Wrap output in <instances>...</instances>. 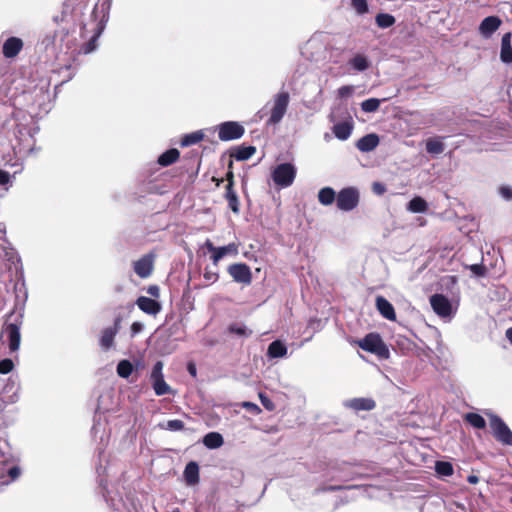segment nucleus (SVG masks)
Instances as JSON below:
<instances>
[{
	"label": "nucleus",
	"mask_w": 512,
	"mask_h": 512,
	"mask_svg": "<svg viewBox=\"0 0 512 512\" xmlns=\"http://www.w3.org/2000/svg\"><path fill=\"white\" fill-rule=\"evenodd\" d=\"M188 371L189 373L192 375V376H195L196 375V368L193 364H189L188 365Z\"/></svg>",
	"instance_id": "nucleus-62"
},
{
	"label": "nucleus",
	"mask_w": 512,
	"mask_h": 512,
	"mask_svg": "<svg viewBox=\"0 0 512 512\" xmlns=\"http://www.w3.org/2000/svg\"><path fill=\"white\" fill-rule=\"evenodd\" d=\"M163 366L164 365H163L162 361H157L154 364L152 372H151V375H150L151 381L156 380V379L164 378L163 373H162Z\"/></svg>",
	"instance_id": "nucleus-42"
},
{
	"label": "nucleus",
	"mask_w": 512,
	"mask_h": 512,
	"mask_svg": "<svg viewBox=\"0 0 512 512\" xmlns=\"http://www.w3.org/2000/svg\"><path fill=\"white\" fill-rule=\"evenodd\" d=\"M430 304L434 312L442 317H451L453 308L450 300L442 294H434L430 297Z\"/></svg>",
	"instance_id": "nucleus-11"
},
{
	"label": "nucleus",
	"mask_w": 512,
	"mask_h": 512,
	"mask_svg": "<svg viewBox=\"0 0 512 512\" xmlns=\"http://www.w3.org/2000/svg\"><path fill=\"white\" fill-rule=\"evenodd\" d=\"M184 428V422L179 419L169 420L166 423V429L170 431H180Z\"/></svg>",
	"instance_id": "nucleus-46"
},
{
	"label": "nucleus",
	"mask_w": 512,
	"mask_h": 512,
	"mask_svg": "<svg viewBox=\"0 0 512 512\" xmlns=\"http://www.w3.org/2000/svg\"><path fill=\"white\" fill-rule=\"evenodd\" d=\"M121 319L118 317L114 321V325L112 327L105 328L102 331V335L100 338V346L104 350H109L114 345V338L120 329Z\"/></svg>",
	"instance_id": "nucleus-12"
},
{
	"label": "nucleus",
	"mask_w": 512,
	"mask_h": 512,
	"mask_svg": "<svg viewBox=\"0 0 512 512\" xmlns=\"http://www.w3.org/2000/svg\"><path fill=\"white\" fill-rule=\"evenodd\" d=\"M224 443L223 436L218 432H209L203 437V444L208 449L220 448Z\"/></svg>",
	"instance_id": "nucleus-24"
},
{
	"label": "nucleus",
	"mask_w": 512,
	"mask_h": 512,
	"mask_svg": "<svg viewBox=\"0 0 512 512\" xmlns=\"http://www.w3.org/2000/svg\"><path fill=\"white\" fill-rule=\"evenodd\" d=\"M378 144L379 137L376 134H367L357 141L356 147L361 152H370L374 150Z\"/></svg>",
	"instance_id": "nucleus-22"
},
{
	"label": "nucleus",
	"mask_w": 512,
	"mask_h": 512,
	"mask_svg": "<svg viewBox=\"0 0 512 512\" xmlns=\"http://www.w3.org/2000/svg\"><path fill=\"white\" fill-rule=\"evenodd\" d=\"M9 181H10L9 173L0 169V185H5Z\"/></svg>",
	"instance_id": "nucleus-55"
},
{
	"label": "nucleus",
	"mask_w": 512,
	"mask_h": 512,
	"mask_svg": "<svg viewBox=\"0 0 512 512\" xmlns=\"http://www.w3.org/2000/svg\"><path fill=\"white\" fill-rule=\"evenodd\" d=\"M344 406L355 411H370L375 408V401L371 398H353L346 400Z\"/></svg>",
	"instance_id": "nucleus-17"
},
{
	"label": "nucleus",
	"mask_w": 512,
	"mask_h": 512,
	"mask_svg": "<svg viewBox=\"0 0 512 512\" xmlns=\"http://www.w3.org/2000/svg\"><path fill=\"white\" fill-rule=\"evenodd\" d=\"M23 48V41L18 37H9L2 46V52L6 58H14Z\"/></svg>",
	"instance_id": "nucleus-14"
},
{
	"label": "nucleus",
	"mask_w": 512,
	"mask_h": 512,
	"mask_svg": "<svg viewBox=\"0 0 512 512\" xmlns=\"http://www.w3.org/2000/svg\"><path fill=\"white\" fill-rule=\"evenodd\" d=\"M262 405L269 411L274 410L275 405L274 403L265 395L260 394L259 395Z\"/></svg>",
	"instance_id": "nucleus-50"
},
{
	"label": "nucleus",
	"mask_w": 512,
	"mask_h": 512,
	"mask_svg": "<svg viewBox=\"0 0 512 512\" xmlns=\"http://www.w3.org/2000/svg\"><path fill=\"white\" fill-rule=\"evenodd\" d=\"M499 194L505 200L512 199V188L509 186H502L499 188Z\"/></svg>",
	"instance_id": "nucleus-49"
},
{
	"label": "nucleus",
	"mask_w": 512,
	"mask_h": 512,
	"mask_svg": "<svg viewBox=\"0 0 512 512\" xmlns=\"http://www.w3.org/2000/svg\"><path fill=\"white\" fill-rule=\"evenodd\" d=\"M18 400V395L15 392L12 396H10V403H14Z\"/></svg>",
	"instance_id": "nucleus-64"
},
{
	"label": "nucleus",
	"mask_w": 512,
	"mask_h": 512,
	"mask_svg": "<svg viewBox=\"0 0 512 512\" xmlns=\"http://www.w3.org/2000/svg\"><path fill=\"white\" fill-rule=\"evenodd\" d=\"M373 191L377 194H382L385 191V188L380 183H374L373 184Z\"/></svg>",
	"instance_id": "nucleus-57"
},
{
	"label": "nucleus",
	"mask_w": 512,
	"mask_h": 512,
	"mask_svg": "<svg viewBox=\"0 0 512 512\" xmlns=\"http://www.w3.org/2000/svg\"><path fill=\"white\" fill-rule=\"evenodd\" d=\"M110 8H111V0H104L100 4V6L96 5L94 7L93 15L96 16L99 11L102 15H101V19L97 26V32L94 34L92 39L87 44V46L85 48V53H89L95 49V42H96L97 38L100 36V34L103 32L105 25L108 22Z\"/></svg>",
	"instance_id": "nucleus-7"
},
{
	"label": "nucleus",
	"mask_w": 512,
	"mask_h": 512,
	"mask_svg": "<svg viewBox=\"0 0 512 512\" xmlns=\"http://www.w3.org/2000/svg\"><path fill=\"white\" fill-rule=\"evenodd\" d=\"M7 476L6 481H9V483L13 480H15L20 475V469L17 466L11 465L7 467Z\"/></svg>",
	"instance_id": "nucleus-47"
},
{
	"label": "nucleus",
	"mask_w": 512,
	"mask_h": 512,
	"mask_svg": "<svg viewBox=\"0 0 512 512\" xmlns=\"http://www.w3.org/2000/svg\"><path fill=\"white\" fill-rule=\"evenodd\" d=\"M444 144L438 138L428 139L426 142V151L432 155H439L444 151Z\"/></svg>",
	"instance_id": "nucleus-32"
},
{
	"label": "nucleus",
	"mask_w": 512,
	"mask_h": 512,
	"mask_svg": "<svg viewBox=\"0 0 512 512\" xmlns=\"http://www.w3.org/2000/svg\"><path fill=\"white\" fill-rule=\"evenodd\" d=\"M65 18H66V13L64 11L53 16L52 22H53V25L55 26L54 28H59L60 26H66L64 24Z\"/></svg>",
	"instance_id": "nucleus-48"
},
{
	"label": "nucleus",
	"mask_w": 512,
	"mask_h": 512,
	"mask_svg": "<svg viewBox=\"0 0 512 512\" xmlns=\"http://www.w3.org/2000/svg\"><path fill=\"white\" fill-rule=\"evenodd\" d=\"M243 406L249 409L259 410L258 406L251 402H244Z\"/></svg>",
	"instance_id": "nucleus-60"
},
{
	"label": "nucleus",
	"mask_w": 512,
	"mask_h": 512,
	"mask_svg": "<svg viewBox=\"0 0 512 512\" xmlns=\"http://www.w3.org/2000/svg\"><path fill=\"white\" fill-rule=\"evenodd\" d=\"M204 135L201 131H196L185 135L181 140V146L187 147L199 143Z\"/></svg>",
	"instance_id": "nucleus-35"
},
{
	"label": "nucleus",
	"mask_w": 512,
	"mask_h": 512,
	"mask_svg": "<svg viewBox=\"0 0 512 512\" xmlns=\"http://www.w3.org/2000/svg\"><path fill=\"white\" fill-rule=\"evenodd\" d=\"M229 331L239 336H249L251 334V331H247V328L245 326L238 324L230 325Z\"/></svg>",
	"instance_id": "nucleus-44"
},
{
	"label": "nucleus",
	"mask_w": 512,
	"mask_h": 512,
	"mask_svg": "<svg viewBox=\"0 0 512 512\" xmlns=\"http://www.w3.org/2000/svg\"><path fill=\"white\" fill-rule=\"evenodd\" d=\"M289 102L290 95L286 91H281L274 95L273 105L270 111V117L267 120V125H277L282 121L286 114Z\"/></svg>",
	"instance_id": "nucleus-2"
},
{
	"label": "nucleus",
	"mask_w": 512,
	"mask_h": 512,
	"mask_svg": "<svg viewBox=\"0 0 512 512\" xmlns=\"http://www.w3.org/2000/svg\"><path fill=\"white\" fill-rule=\"evenodd\" d=\"M337 198L335 191L331 187H324L318 192V200L324 205H331Z\"/></svg>",
	"instance_id": "nucleus-30"
},
{
	"label": "nucleus",
	"mask_w": 512,
	"mask_h": 512,
	"mask_svg": "<svg viewBox=\"0 0 512 512\" xmlns=\"http://www.w3.org/2000/svg\"><path fill=\"white\" fill-rule=\"evenodd\" d=\"M256 148L254 146H242L236 149V151L232 154V156L237 161H245L253 156Z\"/></svg>",
	"instance_id": "nucleus-31"
},
{
	"label": "nucleus",
	"mask_w": 512,
	"mask_h": 512,
	"mask_svg": "<svg viewBox=\"0 0 512 512\" xmlns=\"http://www.w3.org/2000/svg\"><path fill=\"white\" fill-rule=\"evenodd\" d=\"M435 470L441 476H451L453 474L452 464L446 461H437Z\"/></svg>",
	"instance_id": "nucleus-40"
},
{
	"label": "nucleus",
	"mask_w": 512,
	"mask_h": 512,
	"mask_svg": "<svg viewBox=\"0 0 512 512\" xmlns=\"http://www.w3.org/2000/svg\"><path fill=\"white\" fill-rule=\"evenodd\" d=\"M469 269L477 276H484L486 272L485 267L481 264H473Z\"/></svg>",
	"instance_id": "nucleus-51"
},
{
	"label": "nucleus",
	"mask_w": 512,
	"mask_h": 512,
	"mask_svg": "<svg viewBox=\"0 0 512 512\" xmlns=\"http://www.w3.org/2000/svg\"><path fill=\"white\" fill-rule=\"evenodd\" d=\"M333 133L339 140H347L352 133V125L348 122H340L334 125Z\"/></svg>",
	"instance_id": "nucleus-26"
},
{
	"label": "nucleus",
	"mask_w": 512,
	"mask_h": 512,
	"mask_svg": "<svg viewBox=\"0 0 512 512\" xmlns=\"http://www.w3.org/2000/svg\"><path fill=\"white\" fill-rule=\"evenodd\" d=\"M492 433L497 441L503 445H512V431L507 424L497 415L488 414Z\"/></svg>",
	"instance_id": "nucleus-5"
},
{
	"label": "nucleus",
	"mask_w": 512,
	"mask_h": 512,
	"mask_svg": "<svg viewBox=\"0 0 512 512\" xmlns=\"http://www.w3.org/2000/svg\"><path fill=\"white\" fill-rule=\"evenodd\" d=\"M358 344L361 349L374 353L379 357H388L389 355V350L379 334H367Z\"/></svg>",
	"instance_id": "nucleus-6"
},
{
	"label": "nucleus",
	"mask_w": 512,
	"mask_h": 512,
	"mask_svg": "<svg viewBox=\"0 0 512 512\" xmlns=\"http://www.w3.org/2000/svg\"><path fill=\"white\" fill-rule=\"evenodd\" d=\"M245 132L244 127L235 121L223 122L218 126V137L221 141L239 139Z\"/></svg>",
	"instance_id": "nucleus-9"
},
{
	"label": "nucleus",
	"mask_w": 512,
	"mask_h": 512,
	"mask_svg": "<svg viewBox=\"0 0 512 512\" xmlns=\"http://www.w3.org/2000/svg\"><path fill=\"white\" fill-rule=\"evenodd\" d=\"M225 198L228 201L229 208L234 212H239V200L236 192L233 189V173H228V184L226 185Z\"/></svg>",
	"instance_id": "nucleus-18"
},
{
	"label": "nucleus",
	"mask_w": 512,
	"mask_h": 512,
	"mask_svg": "<svg viewBox=\"0 0 512 512\" xmlns=\"http://www.w3.org/2000/svg\"><path fill=\"white\" fill-rule=\"evenodd\" d=\"M375 22L379 28L386 29L394 25L395 18L388 13H379L375 17Z\"/></svg>",
	"instance_id": "nucleus-33"
},
{
	"label": "nucleus",
	"mask_w": 512,
	"mask_h": 512,
	"mask_svg": "<svg viewBox=\"0 0 512 512\" xmlns=\"http://www.w3.org/2000/svg\"><path fill=\"white\" fill-rule=\"evenodd\" d=\"M153 270V256L145 255L134 263V271L141 278L150 276Z\"/></svg>",
	"instance_id": "nucleus-15"
},
{
	"label": "nucleus",
	"mask_w": 512,
	"mask_h": 512,
	"mask_svg": "<svg viewBox=\"0 0 512 512\" xmlns=\"http://www.w3.org/2000/svg\"><path fill=\"white\" fill-rule=\"evenodd\" d=\"M203 276H204L205 280H207L208 282H211V283L216 282L219 277L217 272L209 271L208 269L205 270Z\"/></svg>",
	"instance_id": "nucleus-52"
},
{
	"label": "nucleus",
	"mask_w": 512,
	"mask_h": 512,
	"mask_svg": "<svg viewBox=\"0 0 512 512\" xmlns=\"http://www.w3.org/2000/svg\"><path fill=\"white\" fill-rule=\"evenodd\" d=\"M511 38H512V34L510 32H507L502 36V39H501L500 59L505 64L512 63Z\"/></svg>",
	"instance_id": "nucleus-21"
},
{
	"label": "nucleus",
	"mask_w": 512,
	"mask_h": 512,
	"mask_svg": "<svg viewBox=\"0 0 512 512\" xmlns=\"http://www.w3.org/2000/svg\"><path fill=\"white\" fill-rule=\"evenodd\" d=\"M376 308L387 320L394 321L396 319V313L393 305L383 296L376 297Z\"/></svg>",
	"instance_id": "nucleus-19"
},
{
	"label": "nucleus",
	"mask_w": 512,
	"mask_h": 512,
	"mask_svg": "<svg viewBox=\"0 0 512 512\" xmlns=\"http://www.w3.org/2000/svg\"><path fill=\"white\" fill-rule=\"evenodd\" d=\"M184 478L187 485H195L199 482V466L196 462H189L184 470Z\"/></svg>",
	"instance_id": "nucleus-23"
},
{
	"label": "nucleus",
	"mask_w": 512,
	"mask_h": 512,
	"mask_svg": "<svg viewBox=\"0 0 512 512\" xmlns=\"http://www.w3.org/2000/svg\"><path fill=\"white\" fill-rule=\"evenodd\" d=\"M133 372V366L129 360H121L117 365V374L122 378H128Z\"/></svg>",
	"instance_id": "nucleus-38"
},
{
	"label": "nucleus",
	"mask_w": 512,
	"mask_h": 512,
	"mask_svg": "<svg viewBox=\"0 0 512 512\" xmlns=\"http://www.w3.org/2000/svg\"><path fill=\"white\" fill-rule=\"evenodd\" d=\"M148 294H150L153 297H159L160 295V289L156 285H151L147 289Z\"/></svg>",
	"instance_id": "nucleus-56"
},
{
	"label": "nucleus",
	"mask_w": 512,
	"mask_h": 512,
	"mask_svg": "<svg viewBox=\"0 0 512 512\" xmlns=\"http://www.w3.org/2000/svg\"><path fill=\"white\" fill-rule=\"evenodd\" d=\"M360 200V194L355 187H346L341 189L336 198L337 208L344 212H349L355 209Z\"/></svg>",
	"instance_id": "nucleus-4"
},
{
	"label": "nucleus",
	"mask_w": 512,
	"mask_h": 512,
	"mask_svg": "<svg viewBox=\"0 0 512 512\" xmlns=\"http://www.w3.org/2000/svg\"><path fill=\"white\" fill-rule=\"evenodd\" d=\"M353 92V88L351 86H342L338 89V94L340 97H346Z\"/></svg>",
	"instance_id": "nucleus-54"
},
{
	"label": "nucleus",
	"mask_w": 512,
	"mask_h": 512,
	"mask_svg": "<svg viewBox=\"0 0 512 512\" xmlns=\"http://www.w3.org/2000/svg\"><path fill=\"white\" fill-rule=\"evenodd\" d=\"M16 137L19 139V145H23V148H27L32 151L33 133L32 129H26L25 127L19 128Z\"/></svg>",
	"instance_id": "nucleus-27"
},
{
	"label": "nucleus",
	"mask_w": 512,
	"mask_h": 512,
	"mask_svg": "<svg viewBox=\"0 0 512 512\" xmlns=\"http://www.w3.org/2000/svg\"><path fill=\"white\" fill-rule=\"evenodd\" d=\"M180 156V153L177 149L172 148L162 153L158 158V163L163 166H169L176 162Z\"/></svg>",
	"instance_id": "nucleus-28"
},
{
	"label": "nucleus",
	"mask_w": 512,
	"mask_h": 512,
	"mask_svg": "<svg viewBox=\"0 0 512 512\" xmlns=\"http://www.w3.org/2000/svg\"><path fill=\"white\" fill-rule=\"evenodd\" d=\"M14 368V363L11 359L6 358L0 361V373L1 374H8L10 373Z\"/></svg>",
	"instance_id": "nucleus-45"
},
{
	"label": "nucleus",
	"mask_w": 512,
	"mask_h": 512,
	"mask_svg": "<svg viewBox=\"0 0 512 512\" xmlns=\"http://www.w3.org/2000/svg\"><path fill=\"white\" fill-rule=\"evenodd\" d=\"M24 305L19 307V313L15 317V322L5 325L3 332L9 340V348L12 352L17 351L20 346V325L22 323Z\"/></svg>",
	"instance_id": "nucleus-8"
},
{
	"label": "nucleus",
	"mask_w": 512,
	"mask_h": 512,
	"mask_svg": "<svg viewBox=\"0 0 512 512\" xmlns=\"http://www.w3.org/2000/svg\"><path fill=\"white\" fill-rule=\"evenodd\" d=\"M239 253L238 245L236 243H229L228 245L217 247L215 254L211 255V260L214 265H217L218 262L224 258L225 256H237Z\"/></svg>",
	"instance_id": "nucleus-20"
},
{
	"label": "nucleus",
	"mask_w": 512,
	"mask_h": 512,
	"mask_svg": "<svg viewBox=\"0 0 512 512\" xmlns=\"http://www.w3.org/2000/svg\"><path fill=\"white\" fill-rule=\"evenodd\" d=\"M227 271L233 280L237 283L249 285L252 282L251 269L245 263L231 264Z\"/></svg>",
	"instance_id": "nucleus-10"
},
{
	"label": "nucleus",
	"mask_w": 512,
	"mask_h": 512,
	"mask_svg": "<svg viewBox=\"0 0 512 512\" xmlns=\"http://www.w3.org/2000/svg\"><path fill=\"white\" fill-rule=\"evenodd\" d=\"M204 245L208 249V251L212 252V254H215L217 247H215L209 239L206 240Z\"/></svg>",
	"instance_id": "nucleus-58"
},
{
	"label": "nucleus",
	"mask_w": 512,
	"mask_h": 512,
	"mask_svg": "<svg viewBox=\"0 0 512 512\" xmlns=\"http://www.w3.org/2000/svg\"><path fill=\"white\" fill-rule=\"evenodd\" d=\"M144 329V325L141 322H133L131 325V336L134 337Z\"/></svg>",
	"instance_id": "nucleus-53"
},
{
	"label": "nucleus",
	"mask_w": 512,
	"mask_h": 512,
	"mask_svg": "<svg viewBox=\"0 0 512 512\" xmlns=\"http://www.w3.org/2000/svg\"><path fill=\"white\" fill-rule=\"evenodd\" d=\"M427 209V202L420 196L412 198L407 205V210L412 213H424Z\"/></svg>",
	"instance_id": "nucleus-29"
},
{
	"label": "nucleus",
	"mask_w": 512,
	"mask_h": 512,
	"mask_svg": "<svg viewBox=\"0 0 512 512\" xmlns=\"http://www.w3.org/2000/svg\"><path fill=\"white\" fill-rule=\"evenodd\" d=\"M505 335L508 341L512 344V327L506 330Z\"/></svg>",
	"instance_id": "nucleus-61"
},
{
	"label": "nucleus",
	"mask_w": 512,
	"mask_h": 512,
	"mask_svg": "<svg viewBox=\"0 0 512 512\" xmlns=\"http://www.w3.org/2000/svg\"><path fill=\"white\" fill-rule=\"evenodd\" d=\"M287 354V347L280 340H275L269 344L267 356L269 358H280Z\"/></svg>",
	"instance_id": "nucleus-25"
},
{
	"label": "nucleus",
	"mask_w": 512,
	"mask_h": 512,
	"mask_svg": "<svg viewBox=\"0 0 512 512\" xmlns=\"http://www.w3.org/2000/svg\"><path fill=\"white\" fill-rule=\"evenodd\" d=\"M352 6L360 15L368 12V4L366 0H352Z\"/></svg>",
	"instance_id": "nucleus-43"
},
{
	"label": "nucleus",
	"mask_w": 512,
	"mask_h": 512,
	"mask_svg": "<svg viewBox=\"0 0 512 512\" xmlns=\"http://www.w3.org/2000/svg\"><path fill=\"white\" fill-rule=\"evenodd\" d=\"M467 481L470 483V484H477L479 482V478L478 476L476 475H469L467 477Z\"/></svg>",
	"instance_id": "nucleus-59"
},
{
	"label": "nucleus",
	"mask_w": 512,
	"mask_h": 512,
	"mask_svg": "<svg viewBox=\"0 0 512 512\" xmlns=\"http://www.w3.org/2000/svg\"><path fill=\"white\" fill-rule=\"evenodd\" d=\"M152 387L157 396H163L171 391L170 386L165 382L164 378L153 380Z\"/></svg>",
	"instance_id": "nucleus-36"
},
{
	"label": "nucleus",
	"mask_w": 512,
	"mask_h": 512,
	"mask_svg": "<svg viewBox=\"0 0 512 512\" xmlns=\"http://www.w3.org/2000/svg\"><path fill=\"white\" fill-rule=\"evenodd\" d=\"M10 455H5V452H0V481L3 484H8L9 481H6L7 476V467L10 466L9 463Z\"/></svg>",
	"instance_id": "nucleus-37"
},
{
	"label": "nucleus",
	"mask_w": 512,
	"mask_h": 512,
	"mask_svg": "<svg viewBox=\"0 0 512 512\" xmlns=\"http://www.w3.org/2000/svg\"><path fill=\"white\" fill-rule=\"evenodd\" d=\"M351 66L357 71H364L368 68L369 63L365 56L356 55L350 61Z\"/></svg>",
	"instance_id": "nucleus-39"
},
{
	"label": "nucleus",
	"mask_w": 512,
	"mask_h": 512,
	"mask_svg": "<svg viewBox=\"0 0 512 512\" xmlns=\"http://www.w3.org/2000/svg\"><path fill=\"white\" fill-rule=\"evenodd\" d=\"M297 169L292 163H281L272 171V179L277 186L282 188L293 184Z\"/></svg>",
	"instance_id": "nucleus-3"
},
{
	"label": "nucleus",
	"mask_w": 512,
	"mask_h": 512,
	"mask_svg": "<svg viewBox=\"0 0 512 512\" xmlns=\"http://www.w3.org/2000/svg\"><path fill=\"white\" fill-rule=\"evenodd\" d=\"M341 488H342L341 486H329V487L325 488L324 490L335 491V490H339Z\"/></svg>",
	"instance_id": "nucleus-63"
},
{
	"label": "nucleus",
	"mask_w": 512,
	"mask_h": 512,
	"mask_svg": "<svg viewBox=\"0 0 512 512\" xmlns=\"http://www.w3.org/2000/svg\"><path fill=\"white\" fill-rule=\"evenodd\" d=\"M379 106L380 100L377 98H369L361 103V109L367 113L377 111Z\"/></svg>",
	"instance_id": "nucleus-41"
},
{
	"label": "nucleus",
	"mask_w": 512,
	"mask_h": 512,
	"mask_svg": "<svg viewBox=\"0 0 512 512\" xmlns=\"http://www.w3.org/2000/svg\"><path fill=\"white\" fill-rule=\"evenodd\" d=\"M136 304L141 311L153 316L157 315L161 310V304L158 301L145 296H140Z\"/></svg>",
	"instance_id": "nucleus-16"
},
{
	"label": "nucleus",
	"mask_w": 512,
	"mask_h": 512,
	"mask_svg": "<svg viewBox=\"0 0 512 512\" xmlns=\"http://www.w3.org/2000/svg\"><path fill=\"white\" fill-rule=\"evenodd\" d=\"M502 21L498 16H488L479 25V33L486 39L490 38L501 26Z\"/></svg>",
	"instance_id": "nucleus-13"
},
{
	"label": "nucleus",
	"mask_w": 512,
	"mask_h": 512,
	"mask_svg": "<svg viewBox=\"0 0 512 512\" xmlns=\"http://www.w3.org/2000/svg\"><path fill=\"white\" fill-rule=\"evenodd\" d=\"M68 27L60 26L59 28L48 29L40 41V45L46 51L56 53L62 47V43L68 35Z\"/></svg>",
	"instance_id": "nucleus-1"
},
{
	"label": "nucleus",
	"mask_w": 512,
	"mask_h": 512,
	"mask_svg": "<svg viewBox=\"0 0 512 512\" xmlns=\"http://www.w3.org/2000/svg\"><path fill=\"white\" fill-rule=\"evenodd\" d=\"M465 420L474 428L484 429L486 427V421L480 414L467 413L465 415Z\"/></svg>",
	"instance_id": "nucleus-34"
}]
</instances>
